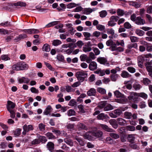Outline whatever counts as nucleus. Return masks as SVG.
I'll list each match as a JSON object with an SVG mask.
<instances>
[{
    "mask_svg": "<svg viewBox=\"0 0 152 152\" xmlns=\"http://www.w3.org/2000/svg\"><path fill=\"white\" fill-rule=\"evenodd\" d=\"M88 74L85 71H78L76 72L75 76L78 80L80 82L83 81L85 78L87 76Z\"/></svg>",
    "mask_w": 152,
    "mask_h": 152,
    "instance_id": "f257e3e1",
    "label": "nucleus"
},
{
    "mask_svg": "<svg viewBox=\"0 0 152 152\" xmlns=\"http://www.w3.org/2000/svg\"><path fill=\"white\" fill-rule=\"evenodd\" d=\"M23 131L22 133L23 134L25 135L27 132H28L30 131L33 130V126L31 125L27 126L26 124H25L23 126Z\"/></svg>",
    "mask_w": 152,
    "mask_h": 152,
    "instance_id": "f03ea898",
    "label": "nucleus"
},
{
    "mask_svg": "<svg viewBox=\"0 0 152 152\" xmlns=\"http://www.w3.org/2000/svg\"><path fill=\"white\" fill-rule=\"evenodd\" d=\"M129 96L128 97V98L129 100L133 101L134 102L136 101L137 99L138 94L133 92H131L129 93Z\"/></svg>",
    "mask_w": 152,
    "mask_h": 152,
    "instance_id": "7ed1b4c3",
    "label": "nucleus"
},
{
    "mask_svg": "<svg viewBox=\"0 0 152 152\" xmlns=\"http://www.w3.org/2000/svg\"><path fill=\"white\" fill-rule=\"evenodd\" d=\"M92 135L97 138H100V140H102L103 138H102L103 132L100 130L96 132H92Z\"/></svg>",
    "mask_w": 152,
    "mask_h": 152,
    "instance_id": "20e7f679",
    "label": "nucleus"
},
{
    "mask_svg": "<svg viewBox=\"0 0 152 152\" xmlns=\"http://www.w3.org/2000/svg\"><path fill=\"white\" fill-rule=\"evenodd\" d=\"M88 67L92 71H94L97 68V64L95 61H91L89 64Z\"/></svg>",
    "mask_w": 152,
    "mask_h": 152,
    "instance_id": "39448f33",
    "label": "nucleus"
},
{
    "mask_svg": "<svg viewBox=\"0 0 152 152\" xmlns=\"http://www.w3.org/2000/svg\"><path fill=\"white\" fill-rule=\"evenodd\" d=\"M27 37V35L25 34L19 35L18 37L15 38L14 40L15 42H18L21 39H24Z\"/></svg>",
    "mask_w": 152,
    "mask_h": 152,
    "instance_id": "423d86ee",
    "label": "nucleus"
},
{
    "mask_svg": "<svg viewBox=\"0 0 152 152\" xmlns=\"http://www.w3.org/2000/svg\"><path fill=\"white\" fill-rule=\"evenodd\" d=\"M15 103L12 101H7V107L8 111L9 109L10 110H12L11 109H13L15 107Z\"/></svg>",
    "mask_w": 152,
    "mask_h": 152,
    "instance_id": "0eeeda50",
    "label": "nucleus"
},
{
    "mask_svg": "<svg viewBox=\"0 0 152 152\" xmlns=\"http://www.w3.org/2000/svg\"><path fill=\"white\" fill-rule=\"evenodd\" d=\"M47 148L51 152H52L54 148V144L52 142H49L46 145Z\"/></svg>",
    "mask_w": 152,
    "mask_h": 152,
    "instance_id": "6e6552de",
    "label": "nucleus"
},
{
    "mask_svg": "<svg viewBox=\"0 0 152 152\" xmlns=\"http://www.w3.org/2000/svg\"><path fill=\"white\" fill-rule=\"evenodd\" d=\"M134 136V135L133 134H129L127 137L128 141L131 144H133L134 142L135 137Z\"/></svg>",
    "mask_w": 152,
    "mask_h": 152,
    "instance_id": "1a4fd4ad",
    "label": "nucleus"
},
{
    "mask_svg": "<svg viewBox=\"0 0 152 152\" xmlns=\"http://www.w3.org/2000/svg\"><path fill=\"white\" fill-rule=\"evenodd\" d=\"M136 24L139 25H143L145 23V21L142 19L140 17H138L136 18L135 21Z\"/></svg>",
    "mask_w": 152,
    "mask_h": 152,
    "instance_id": "9d476101",
    "label": "nucleus"
},
{
    "mask_svg": "<svg viewBox=\"0 0 152 152\" xmlns=\"http://www.w3.org/2000/svg\"><path fill=\"white\" fill-rule=\"evenodd\" d=\"M106 44L107 46H110V49L113 51L114 50V43L112 40L110 39L106 42Z\"/></svg>",
    "mask_w": 152,
    "mask_h": 152,
    "instance_id": "9b49d317",
    "label": "nucleus"
},
{
    "mask_svg": "<svg viewBox=\"0 0 152 152\" xmlns=\"http://www.w3.org/2000/svg\"><path fill=\"white\" fill-rule=\"evenodd\" d=\"M96 91V90L93 88H90L87 92V94L89 96H95Z\"/></svg>",
    "mask_w": 152,
    "mask_h": 152,
    "instance_id": "f8f14e48",
    "label": "nucleus"
},
{
    "mask_svg": "<svg viewBox=\"0 0 152 152\" xmlns=\"http://www.w3.org/2000/svg\"><path fill=\"white\" fill-rule=\"evenodd\" d=\"M78 129L79 130H87V127L84 124L82 123H79L77 125Z\"/></svg>",
    "mask_w": 152,
    "mask_h": 152,
    "instance_id": "ddd939ff",
    "label": "nucleus"
},
{
    "mask_svg": "<svg viewBox=\"0 0 152 152\" xmlns=\"http://www.w3.org/2000/svg\"><path fill=\"white\" fill-rule=\"evenodd\" d=\"M52 110V108L51 106L50 105H48L45 110L43 113L45 115H50V112Z\"/></svg>",
    "mask_w": 152,
    "mask_h": 152,
    "instance_id": "4468645a",
    "label": "nucleus"
},
{
    "mask_svg": "<svg viewBox=\"0 0 152 152\" xmlns=\"http://www.w3.org/2000/svg\"><path fill=\"white\" fill-rule=\"evenodd\" d=\"M97 61L100 64H105L107 62L106 59L102 57H99L97 58Z\"/></svg>",
    "mask_w": 152,
    "mask_h": 152,
    "instance_id": "2eb2a0df",
    "label": "nucleus"
},
{
    "mask_svg": "<svg viewBox=\"0 0 152 152\" xmlns=\"http://www.w3.org/2000/svg\"><path fill=\"white\" fill-rule=\"evenodd\" d=\"M21 68V70H23L25 69H28L29 68V66L25 62H20Z\"/></svg>",
    "mask_w": 152,
    "mask_h": 152,
    "instance_id": "dca6fc26",
    "label": "nucleus"
},
{
    "mask_svg": "<svg viewBox=\"0 0 152 152\" xmlns=\"http://www.w3.org/2000/svg\"><path fill=\"white\" fill-rule=\"evenodd\" d=\"M20 62L17 63L12 66V68L13 70H21Z\"/></svg>",
    "mask_w": 152,
    "mask_h": 152,
    "instance_id": "f3484780",
    "label": "nucleus"
},
{
    "mask_svg": "<svg viewBox=\"0 0 152 152\" xmlns=\"http://www.w3.org/2000/svg\"><path fill=\"white\" fill-rule=\"evenodd\" d=\"M42 50L43 51L47 52H49L50 50V48L49 45L46 43L42 47Z\"/></svg>",
    "mask_w": 152,
    "mask_h": 152,
    "instance_id": "a211bd4d",
    "label": "nucleus"
},
{
    "mask_svg": "<svg viewBox=\"0 0 152 152\" xmlns=\"http://www.w3.org/2000/svg\"><path fill=\"white\" fill-rule=\"evenodd\" d=\"M107 117V115H105L103 113H101L97 115V118L99 120H103L106 119Z\"/></svg>",
    "mask_w": 152,
    "mask_h": 152,
    "instance_id": "6ab92c4d",
    "label": "nucleus"
},
{
    "mask_svg": "<svg viewBox=\"0 0 152 152\" xmlns=\"http://www.w3.org/2000/svg\"><path fill=\"white\" fill-rule=\"evenodd\" d=\"M101 127L105 131L109 132H112L113 129H111L109 128L108 126L105 125L101 124Z\"/></svg>",
    "mask_w": 152,
    "mask_h": 152,
    "instance_id": "aec40b11",
    "label": "nucleus"
},
{
    "mask_svg": "<svg viewBox=\"0 0 152 152\" xmlns=\"http://www.w3.org/2000/svg\"><path fill=\"white\" fill-rule=\"evenodd\" d=\"M45 135L49 139H54L56 138V137L52 133H47L45 134Z\"/></svg>",
    "mask_w": 152,
    "mask_h": 152,
    "instance_id": "412c9836",
    "label": "nucleus"
},
{
    "mask_svg": "<svg viewBox=\"0 0 152 152\" xmlns=\"http://www.w3.org/2000/svg\"><path fill=\"white\" fill-rule=\"evenodd\" d=\"M64 141L67 144L69 145L70 146H72L73 145V143L72 141L69 139L66 138L64 139Z\"/></svg>",
    "mask_w": 152,
    "mask_h": 152,
    "instance_id": "4be33fe9",
    "label": "nucleus"
},
{
    "mask_svg": "<svg viewBox=\"0 0 152 152\" xmlns=\"http://www.w3.org/2000/svg\"><path fill=\"white\" fill-rule=\"evenodd\" d=\"M38 138L40 143L41 142L42 143H45L47 140L46 137L44 136H39Z\"/></svg>",
    "mask_w": 152,
    "mask_h": 152,
    "instance_id": "5701e85b",
    "label": "nucleus"
},
{
    "mask_svg": "<svg viewBox=\"0 0 152 152\" xmlns=\"http://www.w3.org/2000/svg\"><path fill=\"white\" fill-rule=\"evenodd\" d=\"M97 91L102 94H104L106 93V90L101 87H99L97 89Z\"/></svg>",
    "mask_w": 152,
    "mask_h": 152,
    "instance_id": "b1692460",
    "label": "nucleus"
},
{
    "mask_svg": "<svg viewBox=\"0 0 152 152\" xmlns=\"http://www.w3.org/2000/svg\"><path fill=\"white\" fill-rule=\"evenodd\" d=\"M61 41L59 40H54L52 42V44L54 46H57L61 44Z\"/></svg>",
    "mask_w": 152,
    "mask_h": 152,
    "instance_id": "393cba45",
    "label": "nucleus"
},
{
    "mask_svg": "<svg viewBox=\"0 0 152 152\" xmlns=\"http://www.w3.org/2000/svg\"><path fill=\"white\" fill-rule=\"evenodd\" d=\"M74 124H68L66 126V128L70 130H74Z\"/></svg>",
    "mask_w": 152,
    "mask_h": 152,
    "instance_id": "a878e982",
    "label": "nucleus"
},
{
    "mask_svg": "<svg viewBox=\"0 0 152 152\" xmlns=\"http://www.w3.org/2000/svg\"><path fill=\"white\" fill-rule=\"evenodd\" d=\"M75 139L78 142L80 145L83 146L84 145V144L83 141L80 138L76 137L75 138Z\"/></svg>",
    "mask_w": 152,
    "mask_h": 152,
    "instance_id": "bb28decb",
    "label": "nucleus"
},
{
    "mask_svg": "<svg viewBox=\"0 0 152 152\" xmlns=\"http://www.w3.org/2000/svg\"><path fill=\"white\" fill-rule=\"evenodd\" d=\"M83 137L85 139H87L88 140H91L92 139V137L90 135L89 132H86L83 135Z\"/></svg>",
    "mask_w": 152,
    "mask_h": 152,
    "instance_id": "cd10ccee",
    "label": "nucleus"
},
{
    "mask_svg": "<svg viewBox=\"0 0 152 152\" xmlns=\"http://www.w3.org/2000/svg\"><path fill=\"white\" fill-rule=\"evenodd\" d=\"M15 6H19L21 7H25L26 6V3L25 2L19 1L14 4Z\"/></svg>",
    "mask_w": 152,
    "mask_h": 152,
    "instance_id": "c85d7f7f",
    "label": "nucleus"
},
{
    "mask_svg": "<svg viewBox=\"0 0 152 152\" xmlns=\"http://www.w3.org/2000/svg\"><path fill=\"white\" fill-rule=\"evenodd\" d=\"M114 16H112L110 19V20L108 22L109 26H113L114 25Z\"/></svg>",
    "mask_w": 152,
    "mask_h": 152,
    "instance_id": "c756f323",
    "label": "nucleus"
},
{
    "mask_svg": "<svg viewBox=\"0 0 152 152\" xmlns=\"http://www.w3.org/2000/svg\"><path fill=\"white\" fill-rule=\"evenodd\" d=\"M106 104V101H101L99 103L98 107L100 108H102L104 107Z\"/></svg>",
    "mask_w": 152,
    "mask_h": 152,
    "instance_id": "7c9ffc66",
    "label": "nucleus"
},
{
    "mask_svg": "<svg viewBox=\"0 0 152 152\" xmlns=\"http://www.w3.org/2000/svg\"><path fill=\"white\" fill-rule=\"evenodd\" d=\"M93 11V10L91 8H86L85 9L83 14L86 15H89Z\"/></svg>",
    "mask_w": 152,
    "mask_h": 152,
    "instance_id": "2f4dec72",
    "label": "nucleus"
},
{
    "mask_svg": "<svg viewBox=\"0 0 152 152\" xmlns=\"http://www.w3.org/2000/svg\"><path fill=\"white\" fill-rule=\"evenodd\" d=\"M83 51L85 52H88L91 50V48L88 46H85L83 47Z\"/></svg>",
    "mask_w": 152,
    "mask_h": 152,
    "instance_id": "473e14b6",
    "label": "nucleus"
},
{
    "mask_svg": "<svg viewBox=\"0 0 152 152\" xmlns=\"http://www.w3.org/2000/svg\"><path fill=\"white\" fill-rule=\"evenodd\" d=\"M58 22V21H57L52 22L49 23L46 26L48 27H50L57 24Z\"/></svg>",
    "mask_w": 152,
    "mask_h": 152,
    "instance_id": "72a5a7b5",
    "label": "nucleus"
},
{
    "mask_svg": "<svg viewBox=\"0 0 152 152\" xmlns=\"http://www.w3.org/2000/svg\"><path fill=\"white\" fill-rule=\"evenodd\" d=\"M124 115L126 118L130 119L132 117V113L130 112H126L124 113Z\"/></svg>",
    "mask_w": 152,
    "mask_h": 152,
    "instance_id": "f704fd0d",
    "label": "nucleus"
},
{
    "mask_svg": "<svg viewBox=\"0 0 152 152\" xmlns=\"http://www.w3.org/2000/svg\"><path fill=\"white\" fill-rule=\"evenodd\" d=\"M133 87L135 90H139L141 88V86L140 84H138L137 83H136L133 85Z\"/></svg>",
    "mask_w": 152,
    "mask_h": 152,
    "instance_id": "c9c22d12",
    "label": "nucleus"
},
{
    "mask_svg": "<svg viewBox=\"0 0 152 152\" xmlns=\"http://www.w3.org/2000/svg\"><path fill=\"white\" fill-rule=\"evenodd\" d=\"M136 34L139 36H142L145 34V32L139 29H137L136 31Z\"/></svg>",
    "mask_w": 152,
    "mask_h": 152,
    "instance_id": "e433bc0d",
    "label": "nucleus"
},
{
    "mask_svg": "<svg viewBox=\"0 0 152 152\" xmlns=\"http://www.w3.org/2000/svg\"><path fill=\"white\" fill-rule=\"evenodd\" d=\"M142 82L145 85H148L151 83V81L148 79L146 78H144Z\"/></svg>",
    "mask_w": 152,
    "mask_h": 152,
    "instance_id": "4c0bfd02",
    "label": "nucleus"
},
{
    "mask_svg": "<svg viewBox=\"0 0 152 152\" xmlns=\"http://www.w3.org/2000/svg\"><path fill=\"white\" fill-rule=\"evenodd\" d=\"M138 94V96H140L143 98L144 99H146L147 98L148 95L147 94L144 93H141Z\"/></svg>",
    "mask_w": 152,
    "mask_h": 152,
    "instance_id": "58836bf2",
    "label": "nucleus"
},
{
    "mask_svg": "<svg viewBox=\"0 0 152 152\" xmlns=\"http://www.w3.org/2000/svg\"><path fill=\"white\" fill-rule=\"evenodd\" d=\"M75 112L72 109L69 110L67 112V114L69 116L75 115Z\"/></svg>",
    "mask_w": 152,
    "mask_h": 152,
    "instance_id": "ea45409f",
    "label": "nucleus"
},
{
    "mask_svg": "<svg viewBox=\"0 0 152 152\" xmlns=\"http://www.w3.org/2000/svg\"><path fill=\"white\" fill-rule=\"evenodd\" d=\"M115 95L118 98L123 97L124 96V95L118 91L115 92Z\"/></svg>",
    "mask_w": 152,
    "mask_h": 152,
    "instance_id": "a19ab883",
    "label": "nucleus"
},
{
    "mask_svg": "<svg viewBox=\"0 0 152 152\" xmlns=\"http://www.w3.org/2000/svg\"><path fill=\"white\" fill-rule=\"evenodd\" d=\"M117 122L120 125H124L125 121L122 118H119L117 119Z\"/></svg>",
    "mask_w": 152,
    "mask_h": 152,
    "instance_id": "79ce46f5",
    "label": "nucleus"
},
{
    "mask_svg": "<svg viewBox=\"0 0 152 152\" xmlns=\"http://www.w3.org/2000/svg\"><path fill=\"white\" fill-rule=\"evenodd\" d=\"M77 4L74 3H71L67 5V7L68 8H72L76 7Z\"/></svg>",
    "mask_w": 152,
    "mask_h": 152,
    "instance_id": "37998d69",
    "label": "nucleus"
},
{
    "mask_svg": "<svg viewBox=\"0 0 152 152\" xmlns=\"http://www.w3.org/2000/svg\"><path fill=\"white\" fill-rule=\"evenodd\" d=\"M122 113L121 111L119 109L115 110V118L120 115Z\"/></svg>",
    "mask_w": 152,
    "mask_h": 152,
    "instance_id": "c03bdc74",
    "label": "nucleus"
},
{
    "mask_svg": "<svg viewBox=\"0 0 152 152\" xmlns=\"http://www.w3.org/2000/svg\"><path fill=\"white\" fill-rule=\"evenodd\" d=\"M100 16L101 18H104L107 15V13L105 10H103L99 13Z\"/></svg>",
    "mask_w": 152,
    "mask_h": 152,
    "instance_id": "a18cd8bd",
    "label": "nucleus"
},
{
    "mask_svg": "<svg viewBox=\"0 0 152 152\" xmlns=\"http://www.w3.org/2000/svg\"><path fill=\"white\" fill-rule=\"evenodd\" d=\"M96 28L98 30L100 31H102L104 30L105 26L101 24H98L96 26Z\"/></svg>",
    "mask_w": 152,
    "mask_h": 152,
    "instance_id": "49530a36",
    "label": "nucleus"
},
{
    "mask_svg": "<svg viewBox=\"0 0 152 152\" xmlns=\"http://www.w3.org/2000/svg\"><path fill=\"white\" fill-rule=\"evenodd\" d=\"M113 109V107L110 104H108L104 108V110L105 111H107L108 110H112Z\"/></svg>",
    "mask_w": 152,
    "mask_h": 152,
    "instance_id": "de8ad7c7",
    "label": "nucleus"
},
{
    "mask_svg": "<svg viewBox=\"0 0 152 152\" xmlns=\"http://www.w3.org/2000/svg\"><path fill=\"white\" fill-rule=\"evenodd\" d=\"M38 127L39 130L41 131H43L45 130V126L43 124H39Z\"/></svg>",
    "mask_w": 152,
    "mask_h": 152,
    "instance_id": "09e8293b",
    "label": "nucleus"
},
{
    "mask_svg": "<svg viewBox=\"0 0 152 152\" xmlns=\"http://www.w3.org/2000/svg\"><path fill=\"white\" fill-rule=\"evenodd\" d=\"M131 4L134 7L136 8L140 7L141 6V4L138 3L137 2H132L131 3Z\"/></svg>",
    "mask_w": 152,
    "mask_h": 152,
    "instance_id": "8fccbe9b",
    "label": "nucleus"
},
{
    "mask_svg": "<svg viewBox=\"0 0 152 152\" xmlns=\"http://www.w3.org/2000/svg\"><path fill=\"white\" fill-rule=\"evenodd\" d=\"M121 76L123 77H129L130 75L127 72L124 71L122 73Z\"/></svg>",
    "mask_w": 152,
    "mask_h": 152,
    "instance_id": "3c124183",
    "label": "nucleus"
},
{
    "mask_svg": "<svg viewBox=\"0 0 152 152\" xmlns=\"http://www.w3.org/2000/svg\"><path fill=\"white\" fill-rule=\"evenodd\" d=\"M77 102L74 99H71L69 103V105L73 106L76 105Z\"/></svg>",
    "mask_w": 152,
    "mask_h": 152,
    "instance_id": "603ef678",
    "label": "nucleus"
},
{
    "mask_svg": "<svg viewBox=\"0 0 152 152\" xmlns=\"http://www.w3.org/2000/svg\"><path fill=\"white\" fill-rule=\"evenodd\" d=\"M117 13L118 15L122 16L124 14V11L122 10L118 9L117 10Z\"/></svg>",
    "mask_w": 152,
    "mask_h": 152,
    "instance_id": "864d4df0",
    "label": "nucleus"
},
{
    "mask_svg": "<svg viewBox=\"0 0 152 152\" xmlns=\"http://www.w3.org/2000/svg\"><path fill=\"white\" fill-rule=\"evenodd\" d=\"M66 90L68 92L74 91V89L72 88L71 86H66Z\"/></svg>",
    "mask_w": 152,
    "mask_h": 152,
    "instance_id": "5fc2aeb1",
    "label": "nucleus"
},
{
    "mask_svg": "<svg viewBox=\"0 0 152 152\" xmlns=\"http://www.w3.org/2000/svg\"><path fill=\"white\" fill-rule=\"evenodd\" d=\"M8 31L7 30L4 29L0 28V34H8Z\"/></svg>",
    "mask_w": 152,
    "mask_h": 152,
    "instance_id": "6e6d98bb",
    "label": "nucleus"
},
{
    "mask_svg": "<svg viewBox=\"0 0 152 152\" xmlns=\"http://www.w3.org/2000/svg\"><path fill=\"white\" fill-rule=\"evenodd\" d=\"M31 143L33 145L38 144L40 143V141L39 139H36L32 141Z\"/></svg>",
    "mask_w": 152,
    "mask_h": 152,
    "instance_id": "4d7b16f0",
    "label": "nucleus"
},
{
    "mask_svg": "<svg viewBox=\"0 0 152 152\" xmlns=\"http://www.w3.org/2000/svg\"><path fill=\"white\" fill-rule=\"evenodd\" d=\"M76 44L77 46L79 48H81L84 45V43L83 42L81 41H78L76 43Z\"/></svg>",
    "mask_w": 152,
    "mask_h": 152,
    "instance_id": "13d9d810",
    "label": "nucleus"
},
{
    "mask_svg": "<svg viewBox=\"0 0 152 152\" xmlns=\"http://www.w3.org/2000/svg\"><path fill=\"white\" fill-rule=\"evenodd\" d=\"M127 70L131 73H134L135 72V69L132 67H129L127 68Z\"/></svg>",
    "mask_w": 152,
    "mask_h": 152,
    "instance_id": "bf43d9fd",
    "label": "nucleus"
},
{
    "mask_svg": "<svg viewBox=\"0 0 152 152\" xmlns=\"http://www.w3.org/2000/svg\"><path fill=\"white\" fill-rule=\"evenodd\" d=\"M130 39L131 41L132 42H137L138 41V38L134 36H131Z\"/></svg>",
    "mask_w": 152,
    "mask_h": 152,
    "instance_id": "052dcab7",
    "label": "nucleus"
},
{
    "mask_svg": "<svg viewBox=\"0 0 152 152\" xmlns=\"http://www.w3.org/2000/svg\"><path fill=\"white\" fill-rule=\"evenodd\" d=\"M57 58L59 61H62L64 60V56L61 54H59L57 55Z\"/></svg>",
    "mask_w": 152,
    "mask_h": 152,
    "instance_id": "680f3d73",
    "label": "nucleus"
},
{
    "mask_svg": "<svg viewBox=\"0 0 152 152\" xmlns=\"http://www.w3.org/2000/svg\"><path fill=\"white\" fill-rule=\"evenodd\" d=\"M124 27L127 29L130 28L132 27L131 25L128 22H125L124 24Z\"/></svg>",
    "mask_w": 152,
    "mask_h": 152,
    "instance_id": "e2e57ef3",
    "label": "nucleus"
},
{
    "mask_svg": "<svg viewBox=\"0 0 152 152\" xmlns=\"http://www.w3.org/2000/svg\"><path fill=\"white\" fill-rule=\"evenodd\" d=\"M144 60V56H140L137 57L138 62L141 63V62H143Z\"/></svg>",
    "mask_w": 152,
    "mask_h": 152,
    "instance_id": "0e129e2a",
    "label": "nucleus"
},
{
    "mask_svg": "<svg viewBox=\"0 0 152 152\" xmlns=\"http://www.w3.org/2000/svg\"><path fill=\"white\" fill-rule=\"evenodd\" d=\"M124 101V100L122 98H119L115 99V102L120 103H123Z\"/></svg>",
    "mask_w": 152,
    "mask_h": 152,
    "instance_id": "69168bd1",
    "label": "nucleus"
},
{
    "mask_svg": "<svg viewBox=\"0 0 152 152\" xmlns=\"http://www.w3.org/2000/svg\"><path fill=\"white\" fill-rule=\"evenodd\" d=\"M106 141L108 143L111 144H113V139L110 137H107L106 139Z\"/></svg>",
    "mask_w": 152,
    "mask_h": 152,
    "instance_id": "338daca9",
    "label": "nucleus"
},
{
    "mask_svg": "<svg viewBox=\"0 0 152 152\" xmlns=\"http://www.w3.org/2000/svg\"><path fill=\"white\" fill-rule=\"evenodd\" d=\"M1 58L2 60L7 61L10 60V58L8 56L6 55H4L1 56Z\"/></svg>",
    "mask_w": 152,
    "mask_h": 152,
    "instance_id": "774afa93",
    "label": "nucleus"
}]
</instances>
